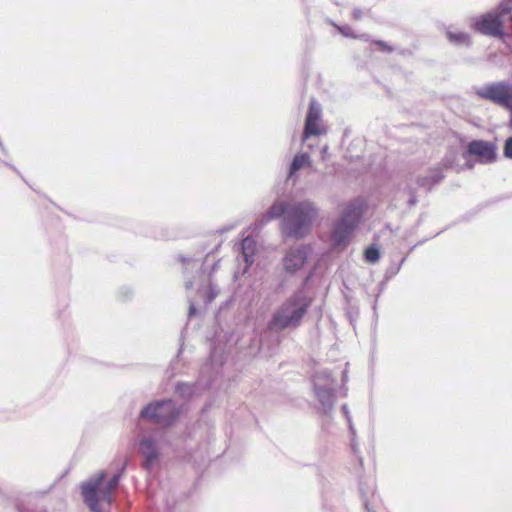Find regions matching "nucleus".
Here are the masks:
<instances>
[{
    "instance_id": "nucleus-1",
    "label": "nucleus",
    "mask_w": 512,
    "mask_h": 512,
    "mask_svg": "<svg viewBox=\"0 0 512 512\" xmlns=\"http://www.w3.org/2000/svg\"><path fill=\"white\" fill-rule=\"evenodd\" d=\"M319 209L310 200H302L293 203L275 202L260 220L261 226L267 222L282 217L281 231L284 236L301 239L311 230L317 220Z\"/></svg>"
},
{
    "instance_id": "nucleus-2",
    "label": "nucleus",
    "mask_w": 512,
    "mask_h": 512,
    "mask_svg": "<svg viewBox=\"0 0 512 512\" xmlns=\"http://www.w3.org/2000/svg\"><path fill=\"white\" fill-rule=\"evenodd\" d=\"M125 467L126 463H123L120 471L114 474L106 483L104 482L106 479L105 471L98 472L88 481L82 483L81 494L92 512H105V508L111 505L113 493L119 485Z\"/></svg>"
},
{
    "instance_id": "nucleus-3",
    "label": "nucleus",
    "mask_w": 512,
    "mask_h": 512,
    "mask_svg": "<svg viewBox=\"0 0 512 512\" xmlns=\"http://www.w3.org/2000/svg\"><path fill=\"white\" fill-rule=\"evenodd\" d=\"M210 261L208 255L204 263L196 259L183 258L185 287L187 290L197 286L198 295L203 299L206 304L211 303L219 294V288L212 282L211 274L217 270L218 262L214 260L210 271L207 273V266Z\"/></svg>"
},
{
    "instance_id": "nucleus-4",
    "label": "nucleus",
    "mask_w": 512,
    "mask_h": 512,
    "mask_svg": "<svg viewBox=\"0 0 512 512\" xmlns=\"http://www.w3.org/2000/svg\"><path fill=\"white\" fill-rule=\"evenodd\" d=\"M311 301L304 291L295 292L273 313L269 323L270 328L283 330L298 327L307 313Z\"/></svg>"
},
{
    "instance_id": "nucleus-5",
    "label": "nucleus",
    "mask_w": 512,
    "mask_h": 512,
    "mask_svg": "<svg viewBox=\"0 0 512 512\" xmlns=\"http://www.w3.org/2000/svg\"><path fill=\"white\" fill-rule=\"evenodd\" d=\"M363 211L364 203L360 199L352 200L344 207L340 218L333 226L332 241L335 247L344 248L348 245L362 218Z\"/></svg>"
},
{
    "instance_id": "nucleus-6",
    "label": "nucleus",
    "mask_w": 512,
    "mask_h": 512,
    "mask_svg": "<svg viewBox=\"0 0 512 512\" xmlns=\"http://www.w3.org/2000/svg\"><path fill=\"white\" fill-rule=\"evenodd\" d=\"M181 408L171 399L155 401L141 411L140 416L163 426H171L180 416Z\"/></svg>"
},
{
    "instance_id": "nucleus-7",
    "label": "nucleus",
    "mask_w": 512,
    "mask_h": 512,
    "mask_svg": "<svg viewBox=\"0 0 512 512\" xmlns=\"http://www.w3.org/2000/svg\"><path fill=\"white\" fill-rule=\"evenodd\" d=\"M335 380L326 369L317 371L313 376V389L315 397L319 402V409L322 413L328 414L332 411L335 395Z\"/></svg>"
},
{
    "instance_id": "nucleus-8",
    "label": "nucleus",
    "mask_w": 512,
    "mask_h": 512,
    "mask_svg": "<svg viewBox=\"0 0 512 512\" xmlns=\"http://www.w3.org/2000/svg\"><path fill=\"white\" fill-rule=\"evenodd\" d=\"M475 94L481 99L491 101L505 109L512 108V84L499 81L475 88Z\"/></svg>"
},
{
    "instance_id": "nucleus-9",
    "label": "nucleus",
    "mask_w": 512,
    "mask_h": 512,
    "mask_svg": "<svg viewBox=\"0 0 512 512\" xmlns=\"http://www.w3.org/2000/svg\"><path fill=\"white\" fill-rule=\"evenodd\" d=\"M309 253L310 248L306 245H298L289 248L282 259L283 270L291 275L297 273L304 267L308 260Z\"/></svg>"
},
{
    "instance_id": "nucleus-10",
    "label": "nucleus",
    "mask_w": 512,
    "mask_h": 512,
    "mask_svg": "<svg viewBox=\"0 0 512 512\" xmlns=\"http://www.w3.org/2000/svg\"><path fill=\"white\" fill-rule=\"evenodd\" d=\"M321 116V105L315 99H311L303 131V141L311 136H318L325 133Z\"/></svg>"
},
{
    "instance_id": "nucleus-11",
    "label": "nucleus",
    "mask_w": 512,
    "mask_h": 512,
    "mask_svg": "<svg viewBox=\"0 0 512 512\" xmlns=\"http://www.w3.org/2000/svg\"><path fill=\"white\" fill-rule=\"evenodd\" d=\"M139 451L144 457V468L152 469L159 460L158 442L152 435L144 436L139 444Z\"/></svg>"
},
{
    "instance_id": "nucleus-12",
    "label": "nucleus",
    "mask_w": 512,
    "mask_h": 512,
    "mask_svg": "<svg viewBox=\"0 0 512 512\" xmlns=\"http://www.w3.org/2000/svg\"><path fill=\"white\" fill-rule=\"evenodd\" d=\"M467 153L480 157L482 163H493L496 160V146L491 142L473 140L468 144Z\"/></svg>"
},
{
    "instance_id": "nucleus-13",
    "label": "nucleus",
    "mask_w": 512,
    "mask_h": 512,
    "mask_svg": "<svg viewBox=\"0 0 512 512\" xmlns=\"http://www.w3.org/2000/svg\"><path fill=\"white\" fill-rule=\"evenodd\" d=\"M444 178L442 169H430L425 175L419 176L416 180L418 187L430 191L432 187L438 184Z\"/></svg>"
},
{
    "instance_id": "nucleus-14",
    "label": "nucleus",
    "mask_w": 512,
    "mask_h": 512,
    "mask_svg": "<svg viewBox=\"0 0 512 512\" xmlns=\"http://www.w3.org/2000/svg\"><path fill=\"white\" fill-rule=\"evenodd\" d=\"M255 252H256V241L250 236L243 238L242 243H241V254H242L244 261L247 264V267H249L250 265L253 264Z\"/></svg>"
},
{
    "instance_id": "nucleus-15",
    "label": "nucleus",
    "mask_w": 512,
    "mask_h": 512,
    "mask_svg": "<svg viewBox=\"0 0 512 512\" xmlns=\"http://www.w3.org/2000/svg\"><path fill=\"white\" fill-rule=\"evenodd\" d=\"M311 160L307 153H298L294 156L289 168V178L299 171L300 169L310 166Z\"/></svg>"
},
{
    "instance_id": "nucleus-16",
    "label": "nucleus",
    "mask_w": 512,
    "mask_h": 512,
    "mask_svg": "<svg viewBox=\"0 0 512 512\" xmlns=\"http://www.w3.org/2000/svg\"><path fill=\"white\" fill-rule=\"evenodd\" d=\"M446 35L448 40L454 45L469 46L471 44L470 36L465 32L448 30Z\"/></svg>"
},
{
    "instance_id": "nucleus-17",
    "label": "nucleus",
    "mask_w": 512,
    "mask_h": 512,
    "mask_svg": "<svg viewBox=\"0 0 512 512\" xmlns=\"http://www.w3.org/2000/svg\"><path fill=\"white\" fill-rule=\"evenodd\" d=\"M176 392L183 398H190L200 393V385L198 383H179L176 387Z\"/></svg>"
},
{
    "instance_id": "nucleus-18",
    "label": "nucleus",
    "mask_w": 512,
    "mask_h": 512,
    "mask_svg": "<svg viewBox=\"0 0 512 512\" xmlns=\"http://www.w3.org/2000/svg\"><path fill=\"white\" fill-rule=\"evenodd\" d=\"M398 193L400 196L407 197V203L409 206H414L417 203L415 188L411 183H406L403 187H400Z\"/></svg>"
},
{
    "instance_id": "nucleus-19",
    "label": "nucleus",
    "mask_w": 512,
    "mask_h": 512,
    "mask_svg": "<svg viewBox=\"0 0 512 512\" xmlns=\"http://www.w3.org/2000/svg\"><path fill=\"white\" fill-rule=\"evenodd\" d=\"M380 258L379 250L374 247L370 246L365 251V259L370 263H375Z\"/></svg>"
},
{
    "instance_id": "nucleus-20",
    "label": "nucleus",
    "mask_w": 512,
    "mask_h": 512,
    "mask_svg": "<svg viewBox=\"0 0 512 512\" xmlns=\"http://www.w3.org/2000/svg\"><path fill=\"white\" fill-rule=\"evenodd\" d=\"M341 410H342V413L344 414L346 420H347V423H348V426H349V430L351 432V434H355V428H354V425L352 423V418H351V415H350V411H349V408L347 406V404H344L342 407H341Z\"/></svg>"
},
{
    "instance_id": "nucleus-21",
    "label": "nucleus",
    "mask_w": 512,
    "mask_h": 512,
    "mask_svg": "<svg viewBox=\"0 0 512 512\" xmlns=\"http://www.w3.org/2000/svg\"><path fill=\"white\" fill-rule=\"evenodd\" d=\"M503 154L506 158L512 159V137H509L504 144Z\"/></svg>"
},
{
    "instance_id": "nucleus-22",
    "label": "nucleus",
    "mask_w": 512,
    "mask_h": 512,
    "mask_svg": "<svg viewBox=\"0 0 512 512\" xmlns=\"http://www.w3.org/2000/svg\"><path fill=\"white\" fill-rule=\"evenodd\" d=\"M363 16V11L359 8H354L352 11V17L355 20H360Z\"/></svg>"
},
{
    "instance_id": "nucleus-23",
    "label": "nucleus",
    "mask_w": 512,
    "mask_h": 512,
    "mask_svg": "<svg viewBox=\"0 0 512 512\" xmlns=\"http://www.w3.org/2000/svg\"><path fill=\"white\" fill-rule=\"evenodd\" d=\"M338 30L340 31L341 34H343L344 36H352L351 34V28L348 27V26H342V27H337Z\"/></svg>"
},
{
    "instance_id": "nucleus-24",
    "label": "nucleus",
    "mask_w": 512,
    "mask_h": 512,
    "mask_svg": "<svg viewBox=\"0 0 512 512\" xmlns=\"http://www.w3.org/2000/svg\"><path fill=\"white\" fill-rule=\"evenodd\" d=\"M196 313V307H195V304L193 302L190 301V306H189V316H193L194 314Z\"/></svg>"
},
{
    "instance_id": "nucleus-25",
    "label": "nucleus",
    "mask_w": 512,
    "mask_h": 512,
    "mask_svg": "<svg viewBox=\"0 0 512 512\" xmlns=\"http://www.w3.org/2000/svg\"><path fill=\"white\" fill-rule=\"evenodd\" d=\"M0 149L2 150V152H3L4 154H6V153H7V151H6L5 147H4V144H3V142H2V140H1V139H0Z\"/></svg>"
},
{
    "instance_id": "nucleus-26",
    "label": "nucleus",
    "mask_w": 512,
    "mask_h": 512,
    "mask_svg": "<svg viewBox=\"0 0 512 512\" xmlns=\"http://www.w3.org/2000/svg\"><path fill=\"white\" fill-rule=\"evenodd\" d=\"M507 110L510 112V126L512 127V107Z\"/></svg>"
},
{
    "instance_id": "nucleus-27",
    "label": "nucleus",
    "mask_w": 512,
    "mask_h": 512,
    "mask_svg": "<svg viewBox=\"0 0 512 512\" xmlns=\"http://www.w3.org/2000/svg\"><path fill=\"white\" fill-rule=\"evenodd\" d=\"M347 380H348L347 372H346V371H344V372H343V381H344V382H347Z\"/></svg>"
},
{
    "instance_id": "nucleus-28",
    "label": "nucleus",
    "mask_w": 512,
    "mask_h": 512,
    "mask_svg": "<svg viewBox=\"0 0 512 512\" xmlns=\"http://www.w3.org/2000/svg\"><path fill=\"white\" fill-rule=\"evenodd\" d=\"M378 44L381 46H385V44L383 42H378Z\"/></svg>"
}]
</instances>
